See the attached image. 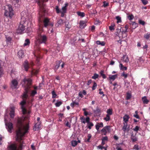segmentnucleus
<instances>
[{"label": "nucleus", "instance_id": "nucleus-1", "mask_svg": "<svg viewBox=\"0 0 150 150\" xmlns=\"http://www.w3.org/2000/svg\"><path fill=\"white\" fill-rule=\"evenodd\" d=\"M28 119V117H23L18 118L17 124L16 139L20 143V144L18 148L14 144L10 145L8 147L9 150H22L23 143L21 142L22 137L28 132L29 128V125L27 123V120Z\"/></svg>", "mask_w": 150, "mask_h": 150}, {"label": "nucleus", "instance_id": "nucleus-2", "mask_svg": "<svg viewBox=\"0 0 150 150\" xmlns=\"http://www.w3.org/2000/svg\"><path fill=\"white\" fill-rule=\"evenodd\" d=\"M23 81L24 84L25 91L24 93L22 96L23 100L20 103L21 105V108L23 114H25L28 112L27 111L24 107L26 101V100L28 98V93L29 89L30 88V86L31 84V80L30 79L24 78Z\"/></svg>", "mask_w": 150, "mask_h": 150}, {"label": "nucleus", "instance_id": "nucleus-3", "mask_svg": "<svg viewBox=\"0 0 150 150\" xmlns=\"http://www.w3.org/2000/svg\"><path fill=\"white\" fill-rule=\"evenodd\" d=\"M42 30L40 29L38 32V35L36 40L40 44H45L47 39V36L44 34H42Z\"/></svg>", "mask_w": 150, "mask_h": 150}, {"label": "nucleus", "instance_id": "nucleus-4", "mask_svg": "<svg viewBox=\"0 0 150 150\" xmlns=\"http://www.w3.org/2000/svg\"><path fill=\"white\" fill-rule=\"evenodd\" d=\"M5 10L4 15L7 16L11 18L13 15V8L11 5H6L3 7Z\"/></svg>", "mask_w": 150, "mask_h": 150}, {"label": "nucleus", "instance_id": "nucleus-5", "mask_svg": "<svg viewBox=\"0 0 150 150\" xmlns=\"http://www.w3.org/2000/svg\"><path fill=\"white\" fill-rule=\"evenodd\" d=\"M47 1L48 0H38L37 1L38 4L42 11H44V7L45 4L43 3V2Z\"/></svg>", "mask_w": 150, "mask_h": 150}, {"label": "nucleus", "instance_id": "nucleus-6", "mask_svg": "<svg viewBox=\"0 0 150 150\" xmlns=\"http://www.w3.org/2000/svg\"><path fill=\"white\" fill-rule=\"evenodd\" d=\"M5 121L7 129H8L9 132L11 133V130L13 128V124L11 122L6 123L5 117Z\"/></svg>", "mask_w": 150, "mask_h": 150}, {"label": "nucleus", "instance_id": "nucleus-7", "mask_svg": "<svg viewBox=\"0 0 150 150\" xmlns=\"http://www.w3.org/2000/svg\"><path fill=\"white\" fill-rule=\"evenodd\" d=\"M33 63L32 62H31L30 64H29L28 61L26 60L25 61L24 63L23 64V66L25 69V71H27L29 67L31 66H33Z\"/></svg>", "mask_w": 150, "mask_h": 150}, {"label": "nucleus", "instance_id": "nucleus-8", "mask_svg": "<svg viewBox=\"0 0 150 150\" xmlns=\"http://www.w3.org/2000/svg\"><path fill=\"white\" fill-rule=\"evenodd\" d=\"M18 85V82L17 80L15 79L11 81V83L10 84L11 88L13 89L17 88Z\"/></svg>", "mask_w": 150, "mask_h": 150}, {"label": "nucleus", "instance_id": "nucleus-9", "mask_svg": "<svg viewBox=\"0 0 150 150\" xmlns=\"http://www.w3.org/2000/svg\"><path fill=\"white\" fill-rule=\"evenodd\" d=\"M110 126H106L101 130V132L103 133L104 135H106L107 132H110Z\"/></svg>", "mask_w": 150, "mask_h": 150}, {"label": "nucleus", "instance_id": "nucleus-10", "mask_svg": "<svg viewBox=\"0 0 150 150\" xmlns=\"http://www.w3.org/2000/svg\"><path fill=\"white\" fill-rule=\"evenodd\" d=\"M25 29V26L23 24L20 23L18 28L17 30V32L18 33L21 34L22 32Z\"/></svg>", "mask_w": 150, "mask_h": 150}, {"label": "nucleus", "instance_id": "nucleus-11", "mask_svg": "<svg viewBox=\"0 0 150 150\" xmlns=\"http://www.w3.org/2000/svg\"><path fill=\"white\" fill-rule=\"evenodd\" d=\"M124 126L122 128L125 132H128L129 130V125H127V123H123Z\"/></svg>", "mask_w": 150, "mask_h": 150}, {"label": "nucleus", "instance_id": "nucleus-12", "mask_svg": "<svg viewBox=\"0 0 150 150\" xmlns=\"http://www.w3.org/2000/svg\"><path fill=\"white\" fill-rule=\"evenodd\" d=\"M90 118L89 117H87L86 119V122L88 124V128L91 129V127L93 126V123L90 122Z\"/></svg>", "mask_w": 150, "mask_h": 150}, {"label": "nucleus", "instance_id": "nucleus-13", "mask_svg": "<svg viewBox=\"0 0 150 150\" xmlns=\"http://www.w3.org/2000/svg\"><path fill=\"white\" fill-rule=\"evenodd\" d=\"M50 22L49 19L47 18H45L43 21L44 26L47 27L49 25Z\"/></svg>", "mask_w": 150, "mask_h": 150}, {"label": "nucleus", "instance_id": "nucleus-14", "mask_svg": "<svg viewBox=\"0 0 150 150\" xmlns=\"http://www.w3.org/2000/svg\"><path fill=\"white\" fill-rule=\"evenodd\" d=\"M15 107H12L11 108V110L10 113V116L11 118H13L15 116Z\"/></svg>", "mask_w": 150, "mask_h": 150}, {"label": "nucleus", "instance_id": "nucleus-15", "mask_svg": "<svg viewBox=\"0 0 150 150\" xmlns=\"http://www.w3.org/2000/svg\"><path fill=\"white\" fill-rule=\"evenodd\" d=\"M131 28L132 29H135L138 26V25L134 22L131 21L130 23Z\"/></svg>", "mask_w": 150, "mask_h": 150}, {"label": "nucleus", "instance_id": "nucleus-16", "mask_svg": "<svg viewBox=\"0 0 150 150\" xmlns=\"http://www.w3.org/2000/svg\"><path fill=\"white\" fill-rule=\"evenodd\" d=\"M86 26V22L85 21H81L80 22V27L81 28H83Z\"/></svg>", "mask_w": 150, "mask_h": 150}, {"label": "nucleus", "instance_id": "nucleus-17", "mask_svg": "<svg viewBox=\"0 0 150 150\" xmlns=\"http://www.w3.org/2000/svg\"><path fill=\"white\" fill-rule=\"evenodd\" d=\"M68 6V4L67 3H65V6L63 7L60 12H63V13H66L67 11V7Z\"/></svg>", "mask_w": 150, "mask_h": 150}, {"label": "nucleus", "instance_id": "nucleus-18", "mask_svg": "<svg viewBox=\"0 0 150 150\" xmlns=\"http://www.w3.org/2000/svg\"><path fill=\"white\" fill-rule=\"evenodd\" d=\"M63 22L62 20L59 19L57 22V23L56 24L55 26L57 27H59L62 25L63 24Z\"/></svg>", "mask_w": 150, "mask_h": 150}, {"label": "nucleus", "instance_id": "nucleus-19", "mask_svg": "<svg viewBox=\"0 0 150 150\" xmlns=\"http://www.w3.org/2000/svg\"><path fill=\"white\" fill-rule=\"evenodd\" d=\"M121 60L123 62H127L129 61V59L128 56L125 55L123 56L121 59Z\"/></svg>", "mask_w": 150, "mask_h": 150}, {"label": "nucleus", "instance_id": "nucleus-20", "mask_svg": "<svg viewBox=\"0 0 150 150\" xmlns=\"http://www.w3.org/2000/svg\"><path fill=\"white\" fill-rule=\"evenodd\" d=\"M136 134H135V135H134L132 134L131 136V138L133 142H134L137 141V138L136 136Z\"/></svg>", "mask_w": 150, "mask_h": 150}, {"label": "nucleus", "instance_id": "nucleus-21", "mask_svg": "<svg viewBox=\"0 0 150 150\" xmlns=\"http://www.w3.org/2000/svg\"><path fill=\"white\" fill-rule=\"evenodd\" d=\"M18 56L19 58H22L24 56V52L23 50H19L18 53Z\"/></svg>", "mask_w": 150, "mask_h": 150}, {"label": "nucleus", "instance_id": "nucleus-22", "mask_svg": "<svg viewBox=\"0 0 150 150\" xmlns=\"http://www.w3.org/2000/svg\"><path fill=\"white\" fill-rule=\"evenodd\" d=\"M129 118V116L128 115H126L124 116L123 117V121L124 122L123 123H127L128 121Z\"/></svg>", "mask_w": 150, "mask_h": 150}, {"label": "nucleus", "instance_id": "nucleus-23", "mask_svg": "<svg viewBox=\"0 0 150 150\" xmlns=\"http://www.w3.org/2000/svg\"><path fill=\"white\" fill-rule=\"evenodd\" d=\"M119 68L121 70H126L127 69V68L125 67H124L122 63H120L119 65Z\"/></svg>", "mask_w": 150, "mask_h": 150}, {"label": "nucleus", "instance_id": "nucleus-24", "mask_svg": "<svg viewBox=\"0 0 150 150\" xmlns=\"http://www.w3.org/2000/svg\"><path fill=\"white\" fill-rule=\"evenodd\" d=\"M142 100L144 104H147L149 102L148 100L147 99L146 97L144 96L142 98Z\"/></svg>", "mask_w": 150, "mask_h": 150}, {"label": "nucleus", "instance_id": "nucleus-25", "mask_svg": "<svg viewBox=\"0 0 150 150\" xmlns=\"http://www.w3.org/2000/svg\"><path fill=\"white\" fill-rule=\"evenodd\" d=\"M61 63V62L60 61H59L58 62V63H57V64L55 66L54 68V70L56 72V71L58 69L59 67L60 66V64Z\"/></svg>", "mask_w": 150, "mask_h": 150}, {"label": "nucleus", "instance_id": "nucleus-26", "mask_svg": "<svg viewBox=\"0 0 150 150\" xmlns=\"http://www.w3.org/2000/svg\"><path fill=\"white\" fill-rule=\"evenodd\" d=\"M97 44L98 45H100L101 46H104L105 45V42L103 41H100L99 40H98L96 42Z\"/></svg>", "mask_w": 150, "mask_h": 150}, {"label": "nucleus", "instance_id": "nucleus-27", "mask_svg": "<svg viewBox=\"0 0 150 150\" xmlns=\"http://www.w3.org/2000/svg\"><path fill=\"white\" fill-rule=\"evenodd\" d=\"M35 130H36V128H37L39 129L40 127V122H38L35 125Z\"/></svg>", "mask_w": 150, "mask_h": 150}, {"label": "nucleus", "instance_id": "nucleus-28", "mask_svg": "<svg viewBox=\"0 0 150 150\" xmlns=\"http://www.w3.org/2000/svg\"><path fill=\"white\" fill-rule=\"evenodd\" d=\"M77 13L79 16L82 17H83L85 16V14L83 12H82L80 11H78L77 12Z\"/></svg>", "mask_w": 150, "mask_h": 150}, {"label": "nucleus", "instance_id": "nucleus-29", "mask_svg": "<svg viewBox=\"0 0 150 150\" xmlns=\"http://www.w3.org/2000/svg\"><path fill=\"white\" fill-rule=\"evenodd\" d=\"M30 43L29 40L28 39H26L24 43L23 44V46H25L29 45Z\"/></svg>", "mask_w": 150, "mask_h": 150}, {"label": "nucleus", "instance_id": "nucleus-30", "mask_svg": "<svg viewBox=\"0 0 150 150\" xmlns=\"http://www.w3.org/2000/svg\"><path fill=\"white\" fill-rule=\"evenodd\" d=\"M117 76V75H111L109 76V78L110 79L114 80L116 78Z\"/></svg>", "mask_w": 150, "mask_h": 150}, {"label": "nucleus", "instance_id": "nucleus-31", "mask_svg": "<svg viewBox=\"0 0 150 150\" xmlns=\"http://www.w3.org/2000/svg\"><path fill=\"white\" fill-rule=\"evenodd\" d=\"M107 115H108L110 116V115H112V109H108L107 111Z\"/></svg>", "mask_w": 150, "mask_h": 150}, {"label": "nucleus", "instance_id": "nucleus-32", "mask_svg": "<svg viewBox=\"0 0 150 150\" xmlns=\"http://www.w3.org/2000/svg\"><path fill=\"white\" fill-rule=\"evenodd\" d=\"M72 146H76L77 144V142L76 141L74 140L71 142Z\"/></svg>", "mask_w": 150, "mask_h": 150}, {"label": "nucleus", "instance_id": "nucleus-33", "mask_svg": "<svg viewBox=\"0 0 150 150\" xmlns=\"http://www.w3.org/2000/svg\"><path fill=\"white\" fill-rule=\"evenodd\" d=\"M52 98H56L57 95L54 91H52Z\"/></svg>", "mask_w": 150, "mask_h": 150}, {"label": "nucleus", "instance_id": "nucleus-34", "mask_svg": "<svg viewBox=\"0 0 150 150\" xmlns=\"http://www.w3.org/2000/svg\"><path fill=\"white\" fill-rule=\"evenodd\" d=\"M116 18L117 20V23L121 22V18L120 16H117Z\"/></svg>", "mask_w": 150, "mask_h": 150}, {"label": "nucleus", "instance_id": "nucleus-35", "mask_svg": "<svg viewBox=\"0 0 150 150\" xmlns=\"http://www.w3.org/2000/svg\"><path fill=\"white\" fill-rule=\"evenodd\" d=\"M11 40V38L10 37H6V42H7V43L8 44L9 43H10Z\"/></svg>", "mask_w": 150, "mask_h": 150}, {"label": "nucleus", "instance_id": "nucleus-36", "mask_svg": "<svg viewBox=\"0 0 150 150\" xmlns=\"http://www.w3.org/2000/svg\"><path fill=\"white\" fill-rule=\"evenodd\" d=\"M104 120L106 121H109L110 120V116L106 115V117L104 118Z\"/></svg>", "mask_w": 150, "mask_h": 150}, {"label": "nucleus", "instance_id": "nucleus-37", "mask_svg": "<svg viewBox=\"0 0 150 150\" xmlns=\"http://www.w3.org/2000/svg\"><path fill=\"white\" fill-rule=\"evenodd\" d=\"M62 103V102L61 101L57 102L55 104V106L57 107H58Z\"/></svg>", "mask_w": 150, "mask_h": 150}, {"label": "nucleus", "instance_id": "nucleus-38", "mask_svg": "<svg viewBox=\"0 0 150 150\" xmlns=\"http://www.w3.org/2000/svg\"><path fill=\"white\" fill-rule=\"evenodd\" d=\"M150 34L147 33L144 35V37L146 39L148 40L150 38Z\"/></svg>", "mask_w": 150, "mask_h": 150}, {"label": "nucleus", "instance_id": "nucleus-39", "mask_svg": "<svg viewBox=\"0 0 150 150\" xmlns=\"http://www.w3.org/2000/svg\"><path fill=\"white\" fill-rule=\"evenodd\" d=\"M80 120H81V122L83 124H85L86 122V119H85L84 117H81L80 118Z\"/></svg>", "mask_w": 150, "mask_h": 150}, {"label": "nucleus", "instance_id": "nucleus-40", "mask_svg": "<svg viewBox=\"0 0 150 150\" xmlns=\"http://www.w3.org/2000/svg\"><path fill=\"white\" fill-rule=\"evenodd\" d=\"M37 92L36 90L32 91L30 93V96H33Z\"/></svg>", "mask_w": 150, "mask_h": 150}, {"label": "nucleus", "instance_id": "nucleus-41", "mask_svg": "<svg viewBox=\"0 0 150 150\" xmlns=\"http://www.w3.org/2000/svg\"><path fill=\"white\" fill-rule=\"evenodd\" d=\"M98 75L96 74H94V75L92 76V78L93 79H96L98 78Z\"/></svg>", "mask_w": 150, "mask_h": 150}, {"label": "nucleus", "instance_id": "nucleus-42", "mask_svg": "<svg viewBox=\"0 0 150 150\" xmlns=\"http://www.w3.org/2000/svg\"><path fill=\"white\" fill-rule=\"evenodd\" d=\"M134 18V16L132 15H129L127 16L128 19L129 20H132Z\"/></svg>", "mask_w": 150, "mask_h": 150}, {"label": "nucleus", "instance_id": "nucleus-43", "mask_svg": "<svg viewBox=\"0 0 150 150\" xmlns=\"http://www.w3.org/2000/svg\"><path fill=\"white\" fill-rule=\"evenodd\" d=\"M97 86V85L96 83L95 82H94L93 85V86H92V90H95L96 89V88Z\"/></svg>", "mask_w": 150, "mask_h": 150}, {"label": "nucleus", "instance_id": "nucleus-44", "mask_svg": "<svg viewBox=\"0 0 150 150\" xmlns=\"http://www.w3.org/2000/svg\"><path fill=\"white\" fill-rule=\"evenodd\" d=\"M131 97V95L129 93H127V96H126V99L127 100H128L130 99V98Z\"/></svg>", "mask_w": 150, "mask_h": 150}, {"label": "nucleus", "instance_id": "nucleus-45", "mask_svg": "<svg viewBox=\"0 0 150 150\" xmlns=\"http://www.w3.org/2000/svg\"><path fill=\"white\" fill-rule=\"evenodd\" d=\"M133 149H135V150H139V146L137 145H134L133 147Z\"/></svg>", "mask_w": 150, "mask_h": 150}, {"label": "nucleus", "instance_id": "nucleus-46", "mask_svg": "<svg viewBox=\"0 0 150 150\" xmlns=\"http://www.w3.org/2000/svg\"><path fill=\"white\" fill-rule=\"evenodd\" d=\"M139 127L138 126H136L133 129V130L137 132L139 130Z\"/></svg>", "mask_w": 150, "mask_h": 150}, {"label": "nucleus", "instance_id": "nucleus-47", "mask_svg": "<svg viewBox=\"0 0 150 150\" xmlns=\"http://www.w3.org/2000/svg\"><path fill=\"white\" fill-rule=\"evenodd\" d=\"M139 22L140 24H141L143 25H144L145 23L144 21L141 20H139Z\"/></svg>", "mask_w": 150, "mask_h": 150}, {"label": "nucleus", "instance_id": "nucleus-48", "mask_svg": "<svg viewBox=\"0 0 150 150\" xmlns=\"http://www.w3.org/2000/svg\"><path fill=\"white\" fill-rule=\"evenodd\" d=\"M114 24H112L111 25V26H110L109 27V29L110 30H113L114 29Z\"/></svg>", "mask_w": 150, "mask_h": 150}, {"label": "nucleus", "instance_id": "nucleus-49", "mask_svg": "<svg viewBox=\"0 0 150 150\" xmlns=\"http://www.w3.org/2000/svg\"><path fill=\"white\" fill-rule=\"evenodd\" d=\"M121 76H124L125 78H126L127 76V74H126L124 72H123L122 74V75Z\"/></svg>", "mask_w": 150, "mask_h": 150}, {"label": "nucleus", "instance_id": "nucleus-50", "mask_svg": "<svg viewBox=\"0 0 150 150\" xmlns=\"http://www.w3.org/2000/svg\"><path fill=\"white\" fill-rule=\"evenodd\" d=\"M56 12L57 13H59L61 11L59 10V7L58 6H57L56 7Z\"/></svg>", "mask_w": 150, "mask_h": 150}, {"label": "nucleus", "instance_id": "nucleus-51", "mask_svg": "<svg viewBox=\"0 0 150 150\" xmlns=\"http://www.w3.org/2000/svg\"><path fill=\"white\" fill-rule=\"evenodd\" d=\"M141 1L144 5H146L148 3V1L146 0H141Z\"/></svg>", "mask_w": 150, "mask_h": 150}, {"label": "nucleus", "instance_id": "nucleus-52", "mask_svg": "<svg viewBox=\"0 0 150 150\" xmlns=\"http://www.w3.org/2000/svg\"><path fill=\"white\" fill-rule=\"evenodd\" d=\"M3 74V70L1 67H0V77Z\"/></svg>", "mask_w": 150, "mask_h": 150}, {"label": "nucleus", "instance_id": "nucleus-53", "mask_svg": "<svg viewBox=\"0 0 150 150\" xmlns=\"http://www.w3.org/2000/svg\"><path fill=\"white\" fill-rule=\"evenodd\" d=\"M38 72V71L37 70H34L32 71V73L34 74H37Z\"/></svg>", "mask_w": 150, "mask_h": 150}, {"label": "nucleus", "instance_id": "nucleus-54", "mask_svg": "<svg viewBox=\"0 0 150 150\" xmlns=\"http://www.w3.org/2000/svg\"><path fill=\"white\" fill-rule=\"evenodd\" d=\"M108 137L106 136L103 137L102 139V141H107L108 140Z\"/></svg>", "mask_w": 150, "mask_h": 150}, {"label": "nucleus", "instance_id": "nucleus-55", "mask_svg": "<svg viewBox=\"0 0 150 150\" xmlns=\"http://www.w3.org/2000/svg\"><path fill=\"white\" fill-rule=\"evenodd\" d=\"M88 139H87V141L88 142H89V141H90V140L91 139V134H89L88 135Z\"/></svg>", "mask_w": 150, "mask_h": 150}, {"label": "nucleus", "instance_id": "nucleus-56", "mask_svg": "<svg viewBox=\"0 0 150 150\" xmlns=\"http://www.w3.org/2000/svg\"><path fill=\"white\" fill-rule=\"evenodd\" d=\"M100 126H99V124H97V125H96V129L98 130V131L99 129V128H100Z\"/></svg>", "mask_w": 150, "mask_h": 150}, {"label": "nucleus", "instance_id": "nucleus-57", "mask_svg": "<svg viewBox=\"0 0 150 150\" xmlns=\"http://www.w3.org/2000/svg\"><path fill=\"white\" fill-rule=\"evenodd\" d=\"M97 148L99 149H102L103 148H104V147L101 145H99L97 146Z\"/></svg>", "mask_w": 150, "mask_h": 150}, {"label": "nucleus", "instance_id": "nucleus-58", "mask_svg": "<svg viewBox=\"0 0 150 150\" xmlns=\"http://www.w3.org/2000/svg\"><path fill=\"white\" fill-rule=\"evenodd\" d=\"M108 5V4L105 2H104L103 3V6L104 7H105L107 6Z\"/></svg>", "mask_w": 150, "mask_h": 150}, {"label": "nucleus", "instance_id": "nucleus-59", "mask_svg": "<svg viewBox=\"0 0 150 150\" xmlns=\"http://www.w3.org/2000/svg\"><path fill=\"white\" fill-rule=\"evenodd\" d=\"M125 28L126 29V30H125L124 31V33H125L126 32H127V29H128V25H126L125 26Z\"/></svg>", "mask_w": 150, "mask_h": 150}, {"label": "nucleus", "instance_id": "nucleus-60", "mask_svg": "<svg viewBox=\"0 0 150 150\" xmlns=\"http://www.w3.org/2000/svg\"><path fill=\"white\" fill-rule=\"evenodd\" d=\"M148 47V45H145V46H144L143 47V49H146L147 50V49Z\"/></svg>", "mask_w": 150, "mask_h": 150}, {"label": "nucleus", "instance_id": "nucleus-61", "mask_svg": "<svg viewBox=\"0 0 150 150\" xmlns=\"http://www.w3.org/2000/svg\"><path fill=\"white\" fill-rule=\"evenodd\" d=\"M66 125L68 127H70V125L69 124V122H68L66 123Z\"/></svg>", "mask_w": 150, "mask_h": 150}, {"label": "nucleus", "instance_id": "nucleus-62", "mask_svg": "<svg viewBox=\"0 0 150 150\" xmlns=\"http://www.w3.org/2000/svg\"><path fill=\"white\" fill-rule=\"evenodd\" d=\"M11 75L12 77L13 78L14 77V73L12 71L11 72Z\"/></svg>", "mask_w": 150, "mask_h": 150}, {"label": "nucleus", "instance_id": "nucleus-63", "mask_svg": "<svg viewBox=\"0 0 150 150\" xmlns=\"http://www.w3.org/2000/svg\"><path fill=\"white\" fill-rule=\"evenodd\" d=\"M99 124V126L100 127H103V124L102 122H101L100 123H98Z\"/></svg>", "mask_w": 150, "mask_h": 150}, {"label": "nucleus", "instance_id": "nucleus-64", "mask_svg": "<svg viewBox=\"0 0 150 150\" xmlns=\"http://www.w3.org/2000/svg\"><path fill=\"white\" fill-rule=\"evenodd\" d=\"M92 81L91 79L89 80L88 82V83H87L88 85H90L91 84V83Z\"/></svg>", "mask_w": 150, "mask_h": 150}]
</instances>
